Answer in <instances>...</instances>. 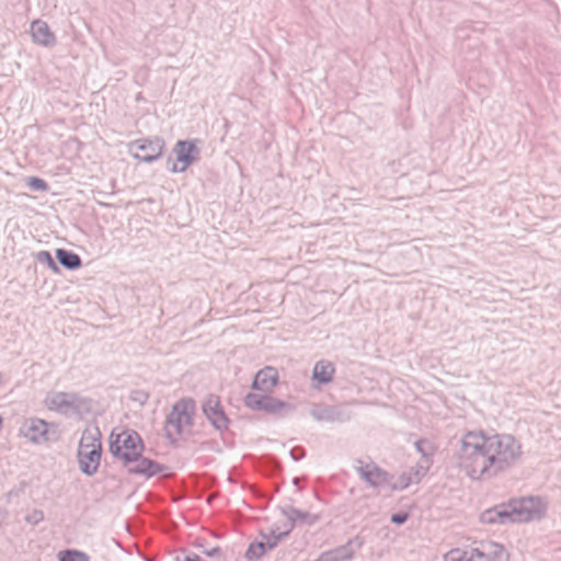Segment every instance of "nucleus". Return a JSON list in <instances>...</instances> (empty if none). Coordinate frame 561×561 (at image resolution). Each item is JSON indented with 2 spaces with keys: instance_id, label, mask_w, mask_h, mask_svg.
Segmentation results:
<instances>
[{
  "instance_id": "obj_13",
  "label": "nucleus",
  "mask_w": 561,
  "mask_h": 561,
  "mask_svg": "<svg viewBox=\"0 0 561 561\" xmlns=\"http://www.w3.org/2000/svg\"><path fill=\"white\" fill-rule=\"evenodd\" d=\"M102 448L78 449L80 470L87 476H93L100 466Z\"/></svg>"
},
{
  "instance_id": "obj_38",
  "label": "nucleus",
  "mask_w": 561,
  "mask_h": 561,
  "mask_svg": "<svg viewBox=\"0 0 561 561\" xmlns=\"http://www.w3.org/2000/svg\"><path fill=\"white\" fill-rule=\"evenodd\" d=\"M204 553L210 558H218L221 556L222 551L219 547H215V548H211L210 550L204 551Z\"/></svg>"
},
{
  "instance_id": "obj_18",
  "label": "nucleus",
  "mask_w": 561,
  "mask_h": 561,
  "mask_svg": "<svg viewBox=\"0 0 561 561\" xmlns=\"http://www.w3.org/2000/svg\"><path fill=\"white\" fill-rule=\"evenodd\" d=\"M56 259L61 266L69 271L78 270L82 265L80 255L67 249H57Z\"/></svg>"
},
{
  "instance_id": "obj_2",
  "label": "nucleus",
  "mask_w": 561,
  "mask_h": 561,
  "mask_svg": "<svg viewBox=\"0 0 561 561\" xmlns=\"http://www.w3.org/2000/svg\"><path fill=\"white\" fill-rule=\"evenodd\" d=\"M546 505L540 497L528 496L513 499L507 503L495 505L480 515L483 524L525 523L539 519L545 515Z\"/></svg>"
},
{
  "instance_id": "obj_14",
  "label": "nucleus",
  "mask_w": 561,
  "mask_h": 561,
  "mask_svg": "<svg viewBox=\"0 0 561 561\" xmlns=\"http://www.w3.org/2000/svg\"><path fill=\"white\" fill-rule=\"evenodd\" d=\"M133 466L128 467V472L136 476H144L146 478H151L162 472L164 466L159 463L156 460L146 458L142 454L134 460Z\"/></svg>"
},
{
  "instance_id": "obj_23",
  "label": "nucleus",
  "mask_w": 561,
  "mask_h": 561,
  "mask_svg": "<svg viewBox=\"0 0 561 561\" xmlns=\"http://www.w3.org/2000/svg\"><path fill=\"white\" fill-rule=\"evenodd\" d=\"M266 545L264 541H253L249 545L244 557L248 560H257L266 553Z\"/></svg>"
},
{
  "instance_id": "obj_26",
  "label": "nucleus",
  "mask_w": 561,
  "mask_h": 561,
  "mask_svg": "<svg viewBox=\"0 0 561 561\" xmlns=\"http://www.w3.org/2000/svg\"><path fill=\"white\" fill-rule=\"evenodd\" d=\"M331 552L336 557V561H347L352 559L354 554L351 541H348L346 545L340 546L331 550Z\"/></svg>"
},
{
  "instance_id": "obj_36",
  "label": "nucleus",
  "mask_w": 561,
  "mask_h": 561,
  "mask_svg": "<svg viewBox=\"0 0 561 561\" xmlns=\"http://www.w3.org/2000/svg\"><path fill=\"white\" fill-rule=\"evenodd\" d=\"M314 561H336V557L329 550L322 552Z\"/></svg>"
},
{
  "instance_id": "obj_19",
  "label": "nucleus",
  "mask_w": 561,
  "mask_h": 561,
  "mask_svg": "<svg viewBox=\"0 0 561 561\" xmlns=\"http://www.w3.org/2000/svg\"><path fill=\"white\" fill-rule=\"evenodd\" d=\"M294 410H295V407L291 403L283 401L280 399H277L274 397H270L264 412H266L268 414H274L277 416H286V415L290 414L291 412H294Z\"/></svg>"
},
{
  "instance_id": "obj_8",
  "label": "nucleus",
  "mask_w": 561,
  "mask_h": 561,
  "mask_svg": "<svg viewBox=\"0 0 561 561\" xmlns=\"http://www.w3.org/2000/svg\"><path fill=\"white\" fill-rule=\"evenodd\" d=\"M176 162H173L170 171L184 172L192 163L201 159V149L192 140H178L173 147Z\"/></svg>"
},
{
  "instance_id": "obj_16",
  "label": "nucleus",
  "mask_w": 561,
  "mask_h": 561,
  "mask_svg": "<svg viewBox=\"0 0 561 561\" xmlns=\"http://www.w3.org/2000/svg\"><path fill=\"white\" fill-rule=\"evenodd\" d=\"M278 374L273 367H265L256 373L252 381V388L263 392L272 391L276 386Z\"/></svg>"
},
{
  "instance_id": "obj_34",
  "label": "nucleus",
  "mask_w": 561,
  "mask_h": 561,
  "mask_svg": "<svg viewBox=\"0 0 561 561\" xmlns=\"http://www.w3.org/2000/svg\"><path fill=\"white\" fill-rule=\"evenodd\" d=\"M289 454L294 461H299L306 456V450L304 447L296 446L290 449Z\"/></svg>"
},
{
  "instance_id": "obj_6",
  "label": "nucleus",
  "mask_w": 561,
  "mask_h": 561,
  "mask_svg": "<svg viewBox=\"0 0 561 561\" xmlns=\"http://www.w3.org/2000/svg\"><path fill=\"white\" fill-rule=\"evenodd\" d=\"M20 431L24 437L35 444L50 443L58 439L55 425L36 417L25 420Z\"/></svg>"
},
{
  "instance_id": "obj_25",
  "label": "nucleus",
  "mask_w": 561,
  "mask_h": 561,
  "mask_svg": "<svg viewBox=\"0 0 561 561\" xmlns=\"http://www.w3.org/2000/svg\"><path fill=\"white\" fill-rule=\"evenodd\" d=\"M58 561H90V557L85 552L67 549L59 551Z\"/></svg>"
},
{
  "instance_id": "obj_28",
  "label": "nucleus",
  "mask_w": 561,
  "mask_h": 561,
  "mask_svg": "<svg viewBox=\"0 0 561 561\" xmlns=\"http://www.w3.org/2000/svg\"><path fill=\"white\" fill-rule=\"evenodd\" d=\"M412 483L411 476L409 473L403 472L397 481L391 480L390 490L401 491L407 489Z\"/></svg>"
},
{
  "instance_id": "obj_12",
  "label": "nucleus",
  "mask_w": 561,
  "mask_h": 561,
  "mask_svg": "<svg viewBox=\"0 0 561 561\" xmlns=\"http://www.w3.org/2000/svg\"><path fill=\"white\" fill-rule=\"evenodd\" d=\"M474 561H507L508 553L504 547L493 541L481 542L479 547L472 548Z\"/></svg>"
},
{
  "instance_id": "obj_29",
  "label": "nucleus",
  "mask_w": 561,
  "mask_h": 561,
  "mask_svg": "<svg viewBox=\"0 0 561 561\" xmlns=\"http://www.w3.org/2000/svg\"><path fill=\"white\" fill-rule=\"evenodd\" d=\"M27 186L34 192H45L48 190L47 182L37 176H30L27 179Z\"/></svg>"
},
{
  "instance_id": "obj_33",
  "label": "nucleus",
  "mask_w": 561,
  "mask_h": 561,
  "mask_svg": "<svg viewBox=\"0 0 561 561\" xmlns=\"http://www.w3.org/2000/svg\"><path fill=\"white\" fill-rule=\"evenodd\" d=\"M278 530V527L272 528L271 536L279 543L283 539L289 536L290 529H285L284 531Z\"/></svg>"
},
{
  "instance_id": "obj_10",
  "label": "nucleus",
  "mask_w": 561,
  "mask_h": 561,
  "mask_svg": "<svg viewBox=\"0 0 561 561\" xmlns=\"http://www.w3.org/2000/svg\"><path fill=\"white\" fill-rule=\"evenodd\" d=\"M202 409L204 415L215 430L219 432L228 430L230 421L224 411L220 398L218 396L208 394L203 402Z\"/></svg>"
},
{
  "instance_id": "obj_11",
  "label": "nucleus",
  "mask_w": 561,
  "mask_h": 561,
  "mask_svg": "<svg viewBox=\"0 0 561 561\" xmlns=\"http://www.w3.org/2000/svg\"><path fill=\"white\" fill-rule=\"evenodd\" d=\"M357 461L363 465L362 460ZM356 471L360 479H363L369 486L374 489H380L383 486L390 488L391 480H393V476L391 473L377 466L375 462H369L365 466L356 467Z\"/></svg>"
},
{
  "instance_id": "obj_37",
  "label": "nucleus",
  "mask_w": 561,
  "mask_h": 561,
  "mask_svg": "<svg viewBox=\"0 0 561 561\" xmlns=\"http://www.w3.org/2000/svg\"><path fill=\"white\" fill-rule=\"evenodd\" d=\"M262 536L266 539V541H264V543L266 545V550H273L278 546V542L271 535L268 537L262 534Z\"/></svg>"
},
{
  "instance_id": "obj_15",
  "label": "nucleus",
  "mask_w": 561,
  "mask_h": 561,
  "mask_svg": "<svg viewBox=\"0 0 561 561\" xmlns=\"http://www.w3.org/2000/svg\"><path fill=\"white\" fill-rule=\"evenodd\" d=\"M31 35L36 44L45 47H53L57 43L55 34L43 20H34L31 23Z\"/></svg>"
},
{
  "instance_id": "obj_3",
  "label": "nucleus",
  "mask_w": 561,
  "mask_h": 561,
  "mask_svg": "<svg viewBox=\"0 0 561 561\" xmlns=\"http://www.w3.org/2000/svg\"><path fill=\"white\" fill-rule=\"evenodd\" d=\"M145 446L141 436L135 430L112 432L110 436V453L124 466H130L142 453Z\"/></svg>"
},
{
  "instance_id": "obj_17",
  "label": "nucleus",
  "mask_w": 561,
  "mask_h": 561,
  "mask_svg": "<svg viewBox=\"0 0 561 561\" xmlns=\"http://www.w3.org/2000/svg\"><path fill=\"white\" fill-rule=\"evenodd\" d=\"M334 371L335 368L331 362L319 360L313 367L312 378L321 385H327L332 380Z\"/></svg>"
},
{
  "instance_id": "obj_21",
  "label": "nucleus",
  "mask_w": 561,
  "mask_h": 561,
  "mask_svg": "<svg viewBox=\"0 0 561 561\" xmlns=\"http://www.w3.org/2000/svg\"><path fill=\"white\" fill-rule=\"evenodd\" d=\"M98 435H100L99 432L94 434L90 430H85L82 433L78 449H91L94 447L102 448L101 440Z\"/></svg>"
},
{
  "instance_id": "obj_35",
  "label": "nucleus",
  "mask_w": 561,
  "mask_h": 561,
  "mask_svg": "<svg viewBox=\"0 0 561 561\" xmlns=\"http://www.w3.org/2000/svg\"><path fill=\"white\" fill-rule=\"evenodd\" d=\"M44 519V514L42 511L35 510L32 514L26 516V522L33 525L38 524Z\"/></svg>"
},
{
  "instance_id": "obj_30",
  "label": "nucleus",
  "mask_w": 561,
  "mask_h": 561,
  "mask_svg": "<svg viewBox=\"0 0 561 561\" xmlns=\"http://www.w3.org/2000/svg\"><path fill=\"white\" fill-rule=\"evenodd\" d=\"M289 510H295V507L291 505H284L279 507L282 515L288 519V529L291 531L296 526H298V523L295 515L289 514Z\"/></svg>"
},
{
  "instance_id": "obj_27",
  "label": "nucleus",
  "mask_w": 561,
  "mask_h": 561,
  "mask_svg": "<svg viewBox=\"0 0 561 561\" xmlns=\"http://www.w3.org/2000/svg\"><path fill=\"white\" fill-rule=\"evenodd\" d=\"M35 257L39 263L46 264L47 267L53 272H59L58 265L56 264L55 260L48 251H39L35 254Z\"/></svg>"
},
{
  "instance_id": "obj_9",
  "label": "nucleus",
  "mask_w": 561,
  "mask_h": 561,
  "mask_svg": "<svg viewBox=\"0 0 561 561\" xmlns=\"http://www.w3.org/2000/svg\"><path fill=\"white\" fill-rule=\"evenodd\" d=\"M310 415L318 422L344 423L352 419L353 412L347 403L335 405L314 404L310 410Z\"/></svg>"
},
{
  "instance_id": "obj_32",
  "label": "nucleus",
  "mask_w": 561,
  "mask_h": 561,
  "mask_svg": "<svg viewBox=\"0 0 561 561\" xmlns=\"http://www.w3.org/2000/svg\"><path fill=\"white\" fill-rule=\"evenodd\" d=\"M409 519V513L399 512L391 515L390 520L396 525H403Z\"/></svg>"
},
{
  "instance_id": "obj_22",
  "label": "nucleus",
  "mask_w": 561,
  "mask_h": 561,
  "mask_svg": "<svg viewBox=\"0 0 561 561\" xmlns=\"http://www.w3.org/2000/svg\"><path fill=\"white\" fill-rule=\"evenodd\" d=\"M289 514L295 515V517L297 518L298 526H313L319 520L318 515L300 511L296 507L295 510H289Z\"/></svg>"
},
{
  "instance_id": "obj_7",
  "label": "nucleus",
  "mask_w": 561,
  "mask_h": 561,
  "mask_svg": "<svg viewBox=\"0 0 561 561\" xmlns=\"http://www.w3.org/2000/svg\"><path fill=\"white\" fill-rule=\"evenodd\" d=\"M48 408L60 414L79 413L88 400L77 392H56L47 399Z\"/></svg>"
},
{
  "instance_id": "obj_31",
  "label": "nucleus",
  "mask_w": 561,
  "mask_h": 561,
  "mask_svg": "<svg viewBox=\"0 0 561 561\" xmlns=\"http://www.w3.org/2000/svg\"><path fill=\"white\" fill-rule=\"evenodd\" d=\"M415 448L423 457H427L431 454L432 446L427 439H419L415 443Z\"/></svg>"
},
{
  "instance_id": "obj_24",
  "label": "nucleus",
  "mask_w": 561,
  "mask_h": 561,
  "mask_svg": "<svg viewBox=\"0 0 561 561\" xmlns=\"http://www.w3.org/2000/svg\"><path fill=\"white\" fill-rule=\"evenodd\" d=\"M445 561H474L472 548L470 550L451 549L445 554Z\"/></svg>"
},
{
  "instance_id": "obj_5",
  "label": "nucleus",
  "mask_w": 561,
  "mask_h": 561,
  "mask_svg": "<svg viewBox=\"0 0 561 561\" xmlns=\"http://www.w3.org/2000/svg\"><path fill=\"white\" fill-rule=\"evenodd\" d=\"M165 141L161 137L140 138L129 142V152L137 160L152 163L162 157Z\"/></svg>"
},
{
  "instance_id": "obj_4",
  "label": "nucleus",
  "mask_w": 561,
  "mask_h": 561,
  "mask_svg": "<svg viewBox=\"0 0 561 561\" xmlns=\"http://www.w3.org/2000/svg\"><path fill=\"white\" fill-rule=\"evenodd\" d=\"M195 402L192 399H181L172 407L164 424L165 436L174 440L186 426H192Z\"/></svg>"
},
{
  "instance_id": "obj_1",
  "label": "nucleus",
  "mask_w": 561,
  "mask_h": 561,
  "mask_svg": "<svg viewBox=\"0 0 561 561\" xmlns=\"http://www.w3.org/2000/svg\"><path fill=\"white\" fill-rule=\"evenodd\" d=\"M456 451L457 466L473 480H486L512 468L522 456L519 442L510 434L468 432Z\"/></svg>"
},
{
  "instance_id": "obj_20",
  "label": "nucleus",
  "mask_w": 561,
  "mask_h": 561,
  "mask_svg": "<svg viewBox=\"0 0 561 561\" xmlns=\"http://www.w3.org/2000/svg\"><path fill=\"white\" fill-rule=\"evenodd\" d=\"M270 397L267 394L250 392L245 396L244 403L252 410L264 412Z\"/></svg>"
}]
</instances>
